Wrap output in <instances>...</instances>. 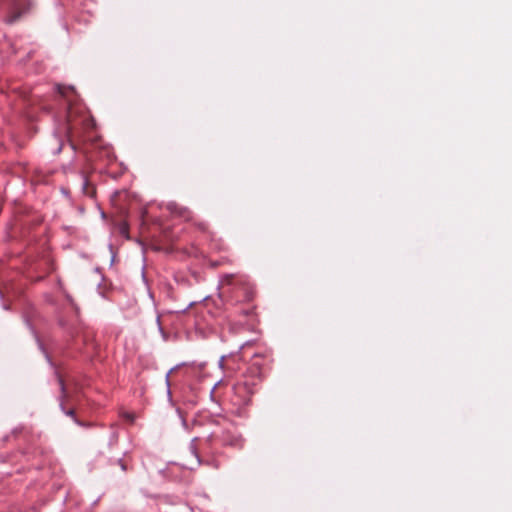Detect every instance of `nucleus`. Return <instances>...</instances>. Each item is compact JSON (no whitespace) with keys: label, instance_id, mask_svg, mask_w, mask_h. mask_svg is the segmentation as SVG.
Returning <instances> with one entry per match:
<instances>
[{"label":"nucleus","instance_id":"1","mask_svg":"<svg viewBox=\"0 0 512 512\" xmlns=\"http://www.w3.org/2000/svg\"><path fill=\"white\" fill-rule=\"evenodd\" d=\"M262 359L261 355L254 354L253 362L233 386L232 403L238 407V415H242L241 409L251 403L253 395L257 392L263 380Z\"/></svg>","mask_w":512,"mask_h":512},{"label":"nucleus","instance_id":"2","mask_svg":"<svg viewBox=\"0 0 512 512\" xmlns=\"http://www.w3.org/2000/svg\"><path fill=\"white\" fill-rule=\"evenodd\" d=\"M262 359L261 355L254 354L253 362L233 386L232 403L238 407V415H242L241 409L251 403L253 395L257 392L263 380Z\"/></svg>","mask_w":512,"mask_h":512},{"label":"nucleus","instance_id":"3","mask_svg":"<svg viewBox=\"0 0 512 512\" xmlns=\"http://www.w3.org/2000/svg\"><path fill=\"white\" fill-rule=\"evenodd\" d=\"M228 301L232 304L249 302L253 299L255 291L253 286L243 277L226 274L220 281Z\"/></svg>","mask_w":512,"mask_h":512},{"label":"nucleus","instance_id":"4","mask_svg":"<svg viewBox=\"0 0 512 512\" xmlns=\"http://www.w3.org/2000/svg\"><path fill=\"white\" fill-rule=\"evenodd\" d=\"M208 441L211 445H219L236 450L242 449L245 443V439L239 432L238 427L230 421H223L219 424L208 436Z\"/></svg>","mask_w":512,"mask_h":512},{"label":"nucleus","instance_id":"5","mask_svg":"<svg viewBox=\"0 0 512 512\" xmlns=\"http://www.w3.org/2000/svg\"><path fill=\"white\" fill-rule=\"evenodd\" d=\"M58 383H59V387L61 390L60 408L67 416H70L71 418L74 419V421L77 422L75 411L73 409L65 410V408H64V401L66 398V387H65V383L61 377H58Z\"/></svg>","mask_w":512,"mask_h":512},{"label":"nucleus","instance_id":"6","mask_svg":"<svg viewBox=\"0 0 512 512\" xmlns=\"http://www.w3.org/2000/svg\"><path fill=\"white\" fill-rule=\"evenodd\" d=\"M21 16V13H18V14H15V15H11L8 19H7V23L9 24H12L14 23L19 17Z\"/></svg>","mask_w":512,"mask_h":512},{"label":"nucleus","instance_id":"7","mask_svg":"<svg viewBox=\"0 0 512 512\" xmlns=\"http://www.w3.org/2000/svg\"><path fill=\"white\" fill-rule=\"evenodd\" d=\"M124 416H125V418L129 419L131 422H133L135 419V416L131 413H126Z\"/></svg>","mask_w":512,"mask_h":512},{"label":"nucleus","instance_id":"8","mask_svg":"<svg viewBox=\"0 0 512 512\" xmlns=\"http://www.w3.org/2000/svg\"><path fill=\"white\" fill-rule=\"evenodd\" d=\"M192 452L195 454L196 458L198 459V462L200 463L199 455L197 454L196 448L194 446L192 447Z\"/></svg>","mask_w":512,"mask_h":512},{"label":"nucleus","instance_id":"9","mask_svg":"<svg viewBox=\"0 0 512 512\" xmlns=\"http://www.w3.org/2000/svg\"><path fill=\"white\" fill-rule=\"evenodd\" d=\"M186 214H187V215H190V214H191V212H190L188 209L184 208V209H183V215H186Z\"/></svg>","mask_w":512,"mask_h":512},{"label":"nucleus","instance_id":"10","mask_svg":"<svg viewBox=\"0 0 512 512\" xmlns=\"http://www.w3.org/2000/svg\"><path fill=\"white\" fill-rule=\"evenodd\" d=\"M214 467H215V468H218V467H219V464H218V463H214Z\"/></svg>","mask_w":512,"mask_h":512}]
</instances>
